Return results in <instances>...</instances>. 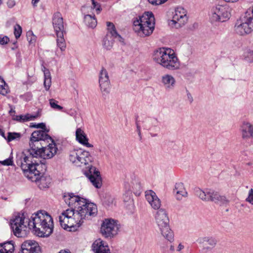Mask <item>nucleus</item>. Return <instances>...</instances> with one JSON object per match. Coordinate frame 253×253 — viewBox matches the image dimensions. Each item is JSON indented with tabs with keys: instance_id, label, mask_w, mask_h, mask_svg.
I'll use <instances>...</instances> for the list:
<instances>
[{
	"instance_id": "obj_1",
	"label": "nucleus",
	"mask_w": 253,
	"mask_h": 253,
	"mask_svg": "<svg viewBox=\"0 0 253 253\" xmlns=\"http://www.w3.org/2000/svg\"><path fill=\"white\" fill-rule=\"evenodd\" d=\"M97 212L96 205L85 199L84 203L81 204L76 212L74 209H69L64 211L59 216V222L64 229L75 231L81 226L84 219L96 214Z\"/></svg>"
},
{
	"instance_id": "obj_2",
	"label": "nucleus",
	"mask_w": 253,
	"mask_h": 253,
	"mask_svg": "<svg viewBox=\"0 0 253 253\" xmlns=\"http://www.w3.org/2000/svg\"><path fill=\"white\" fill-rule=\"evenodd\" d=\"M52 217L45 211L40 210L33 214L34 234L39 237H48L53 230Z\"/></svg>"
},
{
	"instance_id": "obj_3",
	"label": "nucleus",
	"mask_w": 253,
	"mask_h": 253,
	"mask_svg": "<svg viewBox=\"0 0 253 253\" xmlns=\"http://www.w3.org/2000/svg\"><path fill=\"white\" fill-rule=\"evenodd\" d=\"M153 60L163 68L169 70H178L180 62L173 50L162 47L156 50L153 54Z\"/></svg>"
},
{
	"instance_id": "obj_4",
	"label": "nucleus",
	"mask_w": 253,
	"mask_h": 253,
	"mask_svg": "<svg viewBox=\"0 0 253 253\" xmlns=\"http://www.w3.org/2000/svg\"><path fill=\"white\" fill-rule=\"evenodd\" d=\"M82 156L79 159V163H77L76 166L81 167L88 165V171L84 172L85 175L88 178L92 185L96 188L102 186V178L100 172L94 167L90 164L93 158L89 152L82 150Z\"/></svg>"
},
{
	"instance_id": "obj_5",
	"label": "nucleus",
	"mask_w": 253,
	"mask_h": 253,
	"mask_svg": "<svg viewBox=\"0 0 253 253\" xmlns=\"http://www.w3.org/2000/svg\"><path fill=\"white\" fill-rule=\"evenodd\" d=\"M133 30L139 36H149L153 32L155 18L152 12H147L136 18L133 22Z\"/></svg>"
},
{
	"instance_id": "obj_6",
	"label": "nucleus",
	"mask_w": 253,
	"mask_h": 253,
	"mask_svg": "<svg viewBox=\"0 0 253 253\" xmlns=\"http://www.w3.org/2000/svg\"><path fill=\"white\" fill-rule=\"evenodd\" d=\"M155 215L156 222L161 235L170 243L174 241V234L169 226V219L165 210H158Z\"/></svg>"
},
{
	"instance_id": "obj_7",
	"label": "nucleus",
	"mask_w": 253,
	"mask_h": 253,
	"mask_svg": "<svg viewBox=\"0 0 253 253\" xmlns=\"http://www.w3.org/2000/svg\"><path fill=\"white\" fill-rule=\"evenodd\" d=\"M46 166L43 163L33 162V174H34V181L40 189L43 190L48 188L51 183V179L49 176L44 174Z\"/></svg>"
},
{
	"instance_id": "obj_8",
	"label": "nucleus",
	"mask_w": 253,
	"mask_h": 253,
	"mask_svg": "<svg viewBox=\"0 0 253 253\" xmlns=\"http://www.w3.org/2000/svg\"><path fill=\"white\" fill-rule=\"evenodd\" d=\"M235 30L241 36L248 35L253 31V5L247 9L244 18L237 21Z\"/></svg>"
},
{
	"instance_id": "obj_9",
	"label": "nucleus",
	"mask_w": 253,
	"mask_h": 253,
	"mask_svg": "<svg viewBox=\"0 0 253 253\" xmlns=\"http://www.w3.org/2000/svg\"><path fill=\"white\" fill-rule=\"evenodd\" d=\"M49 140L51 141V143L46 147L42 146L43 142H41L42 144L40 143V147L38 145L39 142H34L33 143V157L41 158L43 159L52 158L57 153V147L52 138Z\"/></svg>"
},
{
	"instance_id": "obj_10",
	"label": "nucleus",
	"mask_w": 253,
	"mask_h": 253,
	"mask_svg": "<svg viewBox=\"0 0 253 253\" xmlns=\"http://www.w3.org/2000/svg\"><path fill=\"white\" fill-rule=\"evenodd\" d=\"M32 144V134L29 137V145ZM32 156V147L24 150L21 153L20 159L17 160V165H20L24 175L29 179H32V161L29 158Z\"/></svg>"
},
{
	"instance_id": "obj_11",
	"label": "nucleus",
	"mask_w": 253,
	"mask_h": 253,
	"mask_svg": "<svg viewBox=\"0 0 253 253\" xmlns=\"http://www.w3.org/2000/svg\"><path fill=\"white\" fill-rule=\"evenodd\" d=\"M196 195L203 201H211L215 203L226 204L229 201L224 195H220L218 192L212 189L203 191L200 189L195 191Z\"/></svg>"
},
{
	"instance_id": "obj_12",
	"label": "nucleus",
	"mask_w": 253,
	"mask_h": 253,
	"mask_svg": "<svg viewBox=\"0 0 253 253\" xmlns=\"http://www.w3.org/2000/svg\"><path fill=\"white\" fill-rule=\"evenodd\" d=\"M231 16V8L226 4H218L212 9L211 19L213 21L224 22Z\"/></svg>"
},
{
	"instance_id": "obj_13",
	"label": "nucleus",
	"mask_w": 253,
	"mask_h": 253,
	"mask_svg": "<svg viewBox=\"0 0 253 253\" xmlns=\"http://www.w3.org/2000/svg\"><path fill=\"white\" fill-rule=\"evenodd\" d=\"M119 228L116 220L105 219L101 224L100 231L105 238H112L118 233Z\"/></svg>"
},
{
	"instance_id": "obj_14",
	"label": "nucleus",
	"mask_w": 253,
	"mask_h": 253,
	"mask_svg": "<svg viewBox=\"0 0 253 253\" xmlns=\"http://www.w3.org/2000/svg\"><path fill=\"white\" fill-rule=\"evenodd\" d=\"M186 10L181 7H177L172 17L169 21V25L172 28H180L185 25L188 21Z\"/></svg>"
},
{
	"instance_id": "obj_15",
	"label": "nucleus",
	"mask_w": 253,
	"mask_h": 253,
	"mask_svg": "<svg viewBox=\"0 0 253 253\" xmlns=\"http://www.w3.org/2000/svg\"><path fill=\"white\" fill-rule=\"evenodd\" d=\"M33 128L42 129V130L33 131V143L39 142L42 144L41 142H44L48 139H51V137L47 134L49 132V129L46 128L44 123H33Z\"/></svg>"
},
{
	"instance_id": "obj_16",
	"label": "nucleus",
	"mask_w": 253,
	"mask_h": 253,
	"mask_svg": "<svg viewBox=\"0 0 253 253\" xmlns=\"http://www.w3.org/2000/svg\"><path fill=\"white\" fill-rule=\"evenodd\" d=\"M99 83L103 96H106L110 92V82L108 73L104 68H102L99 72Z\"/></svg>"
},
{
	"instance_id": "obj_17",
	"label": "nucleus",
	"mask_w": 253,
	"mask_h": 253,
	"mask_svg": "<svg viewBox=\"0 0 253 253\" xmlns=\"http://www.w3.org/2000/svg\"><path fill=\"white\" fill-rule=\"evenodd\" d=\"M65 203L71 208L70 209H77L78 210L81 205L85 202V199L81 198L73 193H68L64 196Z\"/></svg>"
},
{
	"instance_id": "obj_18",
	"label": "nucleus",
	"mask_w": 253,
	"mask_h": 253,
	"mask_svg": "<svg viewBox=\"0 0 253 253\" xmlns=\"http://www.w3.org/2000/svg\"><path fill=\"white\" fill-rule=\"evenodd\" d=\"M25 218L23 213L21 214L19 213L15 218L11 221V228L15 236H19L21 231L20 228L23 225Z\"/></svg>"
},
{
	"instance_id": "obj_19",
	"label": "nucleus",
	"mask_w": 253,
	"mask_h": 253,
	"mask_svg": "<svg viewBox=\"0 0 253 253\" xmlns=\"http://www.w3.org/2000/svg\"><path fill=\"white\" fill-rule=\"evenodd\" d=\"M145 198L152 208L154 210H159L161 206V202L155 192L152 190L146 191Z\"/></svg>"
},
{
	"instance_id": "obj_20",
	"label": "nucleus",
	"mask_w": 253,
	"mask_h": 253,
	"mask_svg": "<svg viewBox=\"0 0 253 253\" xmlns=\"http://www.w3.org/2000/svg\"><path fill=\"white\" fill-rule=\"evenodd\" d=\"M52 25L56 34L66 33L64 29L63 19L60 12H57L54 14L52 18Z\"/></svg>"
},
{
	"instance_id": "obj_21",
	"label": "nucleus",
	"mask_w": 253,
	"mask_h": 253,
	"mask_svg": "<svg viewBox=\"0 0 253 253\" xmlns=\"http://www.w3.org/2000/svg\"><path fill=\"white\" fill-rule=\"evenodd\" d=\"M92 249L94 253H111L108 244L101 239L93 243Z\"/></svg>"
},
{
	"instance_id": "obj_22",
	"label": "nucleus",
	"mask_w": 253,
	"mask_h": 253,
	"mask_svg": "<svg viewBox=\"0 0 253 253\" xmlns=\"http://www.w3.org/2000/svg\"><path fill=\"white\" fill-rule=\"evenodd\" d=\"M240 132L243 139L253 138V125L248 122H243L240 126Z\"/></svg>"
},
{
	"instance_id": "obj_23",
	"label": "nucleus",
	"mask_w": 253,
	"mask_h": 253,
	"mask_svg": "<svg viewBox=\"0 0 253 253\" xmlns=\"http://www.w3.org/2000/svg\"><path fill=\"white\" fill-rule=\"evenodd\" d=\"M76 138L78 142L83 145L90 148L93 145L88 143V139L83 130L81 128H78L76 131Z\"/></svg>"
},
{
	"instance_id": "obj_24",
	"label": "nucleus",
	"mask_w": 253,
	"mask_h": 253,
	"mask_svg": "<svg viewBox=\"0 0 253 253\" xmlns=\"http://www.w3.org/2000/svg\"><path fill=\"white\" fill-rule=\"evenodd\" d=\"M173 192L175 193V196L177 200H181L183 198L187 197L188 193L186 191L184 184L182 183H176L175 185Z\"/></svg>"
},
{
	"instance_id": "obj_25",
	"label": "nucleus",
	"mask_w": 253,
	"mask_h": 253,
	"mask_svg": "<svg viewBox=\"0 0 253 253\" xmlns=\"http://www.w3.org/2000/svg\"><path fill=\"white\" fill-rule=\"evenodd\" d=\"M161 82L164 86L168 89L172 88L175 84L174 77L169 74L164 75L162 77Z\"/></svg>"
},
{
	"instance_id": "obj_26",
	"label": "nucleus",
	"mask_w": 253,
	"mask_h": 253,
	"mask_svg": "<svg viewBox=\"0 0 253 253\" xmlns=\"http://www.w3.org/2000/svg\"><path fill=\"white\" fill-rule=\"evenodd\" d=\"M200 243H207L209 246H205L203 248V250L206 252L208 250H211L216 245L217 241L215 238L212 237H204L199 239Z\"/></svg>"
},
{
	"instance_id": "obj_27",
	"label": "nucleus",
	"mask_w": 253,
	"mask_h": 253,
	"mask_svg": "<svg viewBox=\"0 0 253 253\" xmlns=\"http://www.w3.org/2000/svg\"><path fill=\"white\" fill-rule=\"evenodd\" d=\"M42 70L43 72L44 75L43 86L45 90L48 91L49 90L51 85V74L49 70L46 69L44 66L42 67Z\"/></svg>"
},
{
	"instance_id": "obj_28",
	"label": "nucleus",
	"mask_w": 253,
	"mask_h": 253,
	"mask_svg": "<svg viewBox=\"0 0 253 253\" xmlns=\"http://www.w3.org/2000/svg\"><path fill=\"white\" fill-rule=\"evenodd\" d=\"M107 26L108 33L111 34L114 39H116L119 41L123 42V39L119 34H118L115 25L113 23L107 22Z\"/></svg>"
},
{
	"instance_id": "obj_29",
	"label": "nucleus",
	"mask_w": 253,
	"mask_h": 253,
	"mask_svg": "<svg viewBox=\"0 0 253 253\" xmlns=\"http://www.w3.org/2000/svg\"><path fill=\"white\" fill-rule=\"evenodd\" d=\"M82 150L81 149H74L70 152L69 160L75 165L77 163H79V158L80 156H82Z\"/></svg>"
},
{
	"instance_id": "obj_30",
	"label": "nucleus",
	"mask_w": 253,
	"mask_h": 253,
	"mask_svg": "<svg viewBox=\"0 0 253 253\" xmlns=\"http://www.w3.org/2000/svg\"><path fill=\"white\" fill-rule=\"evenodd\" d=\"M65 33H60L56 34V43L57 46L60 48L61 51H64L66 48V44L65 40L64 38V35Z\"/></svg>"
},
{
	"instance_id": "obj_31",
	"label": "nucleus",
	"mask_w": 253,
	"mask_h": 253,
	"mask_svg": "<svg viewBox=\"0 0 253 253\" xmlns=\"http://www.w3.org/2000/svg\"><path fill=\"white\" fill-rule=\"evenodd\" d=\"M4 253H13L15 247L14 242L13 241H9L1 244Z\"/></svg>"
},
{
	"instance_id": "obj_32",
	"label": "nucleus",
	"mask_w": 253,
	"mask_h": 253,
	"mask_svg": "<svg viewBox=\"0 0 253 253\" xmlns=\"http://www.w3.org/2000/svg\"><path fill=\"white\" fill-rule=\"evenodd\" d=\"M85 24L89 27L94 28L97 25V20L94 16L90 15H86L84 18Z\"/></svg>"
},
{
	"instance_id": "obj_33",
	"label": "nucleus",
	"mask_w": 253,
	"mask_h": 253,
	"mask_svg": "<svg viewBox=\"0 0 253 253\" xmlns=\"http://www.w3.org/2000/svg\"><path fill=\"white\" fill-rule=\"evenodd\" d=\"M19 253H32V240L25 241L22 244Z\"/></svg>"
},
{
	"instance_id": "obj_34",
	"label": "nucleus",
	"mask_w": 253,
	"mask_h": 253,
	"mask_svg": "<svg viewBox=\"0 0 253 253\" xmlns=\"http://www.w3.org/2000/svg\"><path fill=\"white\" fill-rule=\"evenodd\" d=\"M9 92V89L7 84L3 79L0 76V94L5 95Z\"/></svg>"
},
{
	"instance_id": "obj_35",
	"label": "nucleus",
	"mask_w": 253,
	"mask_h": 253,
	"mask_svg": "<svg viewBox=\"0 0 253 253\" xmlns=\"http://www.w3.org/2000/svg\"><path fill=\"white\" fill-rule=\"evenodd\" d=\"M32 119V115L27 114L26 115H17L13 118V120L20 122H25L30 120Z\"/></svg>"
},
{
	"instance_id": "obj_36",
	"label": "nucleus",
	"mask_w": 253,
	"mask_h": 253,
	"mask_svg": "<svg viewBox=\"0 0 253 253\" xmlns=\"http://www.w3.org/2000/svg\"><path fill=\"white\" fill-rule=\"evenodd\" d=\"M244 58L246 61L248 62H253V51L248 50L244 53Z\"/></svg>"
},
{
	"instance_id": "obj_37",
	"label": "nucleus",
	"mask_w": 253,
	"mask_h": 253,
	"mask_svg": "<svg viewBox=\"0 0 253 253\" xmlns=\"http://www.w3.org/2000/svg\"><path fill=\"white\" fill-rule=\"evenodd\" d=\"M21 134L17 132H8L7 135V140L8 142L11 141L17 138H20Z\"/></svg>"
},
{
	"instance_id": "obj_38",
	"label": "nucleus",
	"mask_w": 253,
	"mask_h": 253,
	"mask_svg": "<svg viewBox=\"0 0 253 253\" xmlns=\"http://www.w3.org/2000/svg\"><path fill=\"white\" fill-rule=\"evenodd\" d=\"M22 33V28L21 27L18 25L16 24L14 27V34L16 39L19 38Z\"/></svg>"
},
{
	"instance_id": "obj_39",
	"label": "nucleus",
	"mask_w": 253,
	"mask_h": 253,
	"mask_svg": "<svg viewBox=\"0 0 253 253\" xmlns=\"http://www.w3.org/2000/svg\"><path fill=\"white\" fill-rule=\"evenodd\" d=\"M58 102L53 99L49 100V104L51 107L55 110H62L63 107L57 104Z\"/></svg>"
},
{
	"instance_id": "obj_40",
	"label": "nucleus",
	"mask_w": 253,
	"mask_h": 253,
	"mask_svg": "<svg viewBox=\"0 0 253 253\" xmlns=\"http://www.w3.org/2000/svg\"><path fill=\"white\" fill-rule=\"evenodd\" d=\"M246 201L253 206V189L251 188L248 192Z\"/></svg>"
},
{
	"instance_id": "obj_41",
	"label": "nucleus",
	"mask_w": 253,
	"mask_h": 253,
	"mask_svg": "<svg viewBox=\"0 0 253 253\" xmlns=\"http://www.w3.org/2000/svg\"><path fill=\"white\" fill-rule=\"evenodd\" d=\"M33 253H42L41 247L35 241H33Z\"/></svg>"
},
{
	"instance_id": "obj_42",
	"label": "nucleus",
	"mask_w": 253,
	"mask_h": 253,
	"mask_svg": "<svg viewBox=\"0 0 253 253\" xmlns=\"http://www.w3.org/2000/svg\"><path fill=\"white\" fill-rule=\"evenodd\" d=\"M103 45L106 49H110L113 46V42L106 38L104 40Z\"/></svg>"
},
{
	"instance_id": "obj_43",
	"label": "nucleus",
	"mask_w": 253,
	"mask_h": 253,
	"mask_svg": "<svg viewBox=\"0 0 253 253\" xmlns=\"http://www.w3.org/2000/svg\"><path fill=\"white\" fill-rule=\"evenodd\" d=\"M0 163L3 166H12L13 165L12 157H9L4 161H0Z\"/></svg>"
},
{
	"instance_id": "obj_44",
	"label": "nucleus",
	"mask_w": 253,
	"mask_h": 253,
	"mask_svg": "<svg viewBox=\"0 0 253 253\" xmlns=\"http://www.w3.org/2000/svg\"><path fill=\"white\" fill-rule=\"evenodd\" d=\"M91 1L92 4L93 5V8L95 9L96 11L97 12V13H99L101 10L100 5L96 2H95L94 0H91Z\"/></svg>"
},
{
	"instance_id": "obj_45",
	"label": "nucleus",
	"mask_w": 253,
	"mask_h": 253,
	"mask_svg": "<svg viewBox=\"0 0 253 253\" xmlns=\"http://www.w3.org/2000/svg\"><path fill=\"white\" fill-rule=\"evenodd\" d=\"M9 41V39L7 36L2 37L0 36V44L5 45Z\"/></svg>"
},
{
	"instance_id": "obj_46",
	"label": "nucleus",
	"mask_w": 253,
	"mask_h": 253,
	"mask_svg": "<svg viewBox=\"0 0 253 253\" xmlns=\"http://www.w3.org/2000/svg\"><path fill=\"white\" fill-rule=\"evenodd\" d=\"M7 4L9 8H12L15 5V2L14 0H8Z\"/></svg>"
},
{
	"instance_id": "obj_47",
	"label": "nucleus",
	"mask_w": 253,
	"mask_h": 253,
	"mask_svg": "<svg viewBox=\"0 0 253 253\" xmlns=\"http://www.w3.org/2000/svg\"><path fill=\"white\" fill-rule=\"evenodd\" d=\"M27 38H28L29 42L30 43L32 42V37H30V36H32V32L30 31H29L27 32Z\"/></svg>"
},
{
	"instance_id": "obj_48",
	"label": "nucleus",
	"mask_w": 253,
	"mask_h": 253,
	"mask_svg": "<svg viewBox=\"0 0 253 253\" xmlns=\"http://www.w3.org/2000/svg\"><path fill=\"white\" fill-rule=\"evenodd\" d=\"M184 249V246L183 245H182L181 243L179 244L177 248V249H176V251L178 252H180V251Z\"/></svg>"
},
{
	"instance_id": "obj_49",
	"label": "nucleus",
	"mask_w": 253,
	"mask_h": 253,
	"mask_svg": "<svg viewBox=\"0 0 253 253\" xmlns=\"http://www.w3.org/2000/svg\"><path fill=\"white\" fill-rule=\"evenodd\" d=\"M137 126V131L138 132V135L140 137H141V130H140V126H138V124L136 123Z\"/></svg>"
},
{
	"instance_id": "obj_50",
	"label": "nucleus",
	"mask_w": 253,
	"mask_h": 253,
	"mask_svg": "<svg viewBox=\"0 0 253 253\" xmlns=\"http://www.w3.org/2000/svg\"><path fill=\"white\" fill-rule=\"evenodd\" d=\"M169 251H171V252H173L175 250V248H174V247L173 245H171L170 246V247H169Z\"/></svg>"
},
{
	"instance_id": "obj_51",
	"label": "nucleus",
	"mask_w": 253,
	"mask_h": 253,
	"mask_svg": "<svg viewBox=\"0 0 253 253\" xmlns=\"http://www.w3.org/2000/svg\"><path fill=\"white\" fill-rule=\"evenodd\" d=\"M224 0L227 2H237L239 0Z\"/></svg>"
},
{
	"instance_id": "obj_52",
	"label": "nucleus",
	"mask_w": 253,
	"mask_h": 253,
	"mask_svg": "<svg viewBox=\"0 0 253 253\" xmlns=\"http://www.w3.org/2000/svg\"><path fill=\"white\" fill-rule=\"evenodd\" d=\"M2 248V245H1V244H0V253H4Z\"/></svg>"
},
{
	"instance_id": "obj_53",
	"label": "nucleus",
	"mask_w": 253,
	"mask_h": 253,
	"mask_svg": "<svg viewBox=\"0 0 253 253\" xmlns=\"http://www.w3.org/2000/svg\"><path fill=\"white\" fill-rule=\"evenodd\" d=\"M0 134H1L2 136H3V137H4L5 138V135H4V132L3 131H1V132H0Z\"/></svg>"
},
{
	"instance_id": "obj_54",
	"label": "nucleus",
	"mask_w": 253,
	"mask_h": 253,
	"mask_svg": "<svg viewBox=\"0 0 253 253\" xmlns=\"http://www.w3.org/2000/svg\"><path fill=\"white\" fill-rule=\"evenodd\" d=\"M188 97L189 98V99L190 100V101H192V97H191V95L190 94L188 95Z\"/></svg>"
},
{
	"instance_id": "obj_55",
	"label": "nucleus",
	"mask_w": 253,
	"mask_h": 253,
	"mask_svg": "<svg viewBox=\"0 0 253 253\" xmlns=\"http://www.w3.org/2000/svg\"><path fill=\"white\" fill-rule=\"evenodd\" d=\"M59 253H70L67 252V251H61Z\"/></svg>"
},
{
	"instance_id": "obj_56",
	"label": "nucleus",
	"mask_w": 253,
	"mask_h": 253,
	"mask_svg": "<svg viewBox=\"0 0 253 253\" xmlns=\"http://www.w3.org/2000/svg\"><path fill=\"white\" fill-rule=\"evenodd\" d=\"M30 198H28V199H26L25 200L26 201V204H27V203L29 202V201H30Z\"/></svg>"
},
{
	"instance_id": "obj_57",
	"label": "nucleus",
	"mask_w": 253,
	"mask_h": 253,
	"mask_svg": "<svg viewBox=\"0 0 253 253\" xmlns=\"http://www.w3.org/2000/svg\"><path fill=\"white\" fill-rule=\"evenodd\" d=\"M39 0H33V1H34V4L36 3Z\"/></svg>"
},
{
	"instance_id": "obj_58",
	"label": "nucleus",
	"mask_w": 253,
	"mask_h": 253,
	"mask_svg": "<svg viewBox=\"0 0 253 253\" xmlns=\"http://www.w3.org/2000/svg\"><path fill=\"white\" fill-rule=\"evenodd\" d=\"M9 113H10V114L11 115H12V114H13V113H15V112H11V111H9Z\"/></svg>"
},
{
	"instance_id": "obj_59",
	"label": "nucleus",
	"mask_w": 253,
	"mask_h": 253,
	"mask_svg": "<svg viewBox=\"0 0 253 253\" xmlns=\"http://www.w3.org/2000/svg\"><path fill=\"white\" fill-rule=\"evenodd\" d=\"M2 199L4 200H6L7 199V198H6V197H2Z\"/></svg>"
},
{
	"instance_id": "obj_60",
	"label": "nucleus",
	"mask_w": 253,
	"mask_h": 253,
	"mask_svg": "<svg viewBox=\"0 0 253 253\" xmlns=\"http://www.w3.org/2000/svg\"><path fill=\"white\" fill-rule=\"evenodd\" d=\"M136 186H138L139 188H140V184H139V183H138V184H137V185H136Z\"/></svg>"
},
{
	"instance_id": "obj_61",
	"label": "nucleus",
	"mask_w": 253,
	"mask_h": 253,
	"mask_svg": "<svg viewBox=\"0 0 253 253\" xmlns=\"http://www.w3.org/2000/svg\"><path fill=\"white\" fill-rule=\"evenodd\" d=\"M2 0H0V5L2 4Z\"/></svg>"
},
{
	"instance_id": "obj_62",
	"label": "nucleus",
	"mask_w": 253,
	"mask_h": 253,
	"mask_svg": "<svg viewBox=\"0 0 253 253\" xmlns=\"http://www.w3.org/2000/svg\"><path fill=\"white\" fill-rule=\"evenodd\" d=\"M29 126L32 127V123L30 124V125H29Z\"/></svg>"
}]
</instances>
